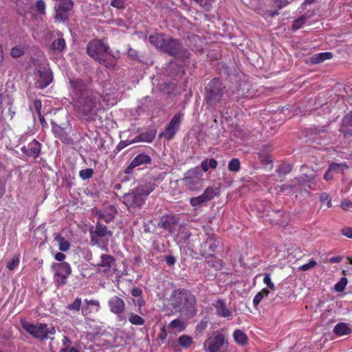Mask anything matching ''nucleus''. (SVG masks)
Segmentation results:
<instances>
[{"label": "nucleus", "instance_id": "1", "mask_svg": "<svg viewBox=\"0 0 352 352\" xmlns=\"http://www.w3.org/2000/svg\"><path fill=\"white\" fill-rule=\"evenodd\" d=\"M69 83L77 98L75 109L79 116L87 122L95 120L101 107L98 94L87 89L82 80H71Z\"/></svg>", "mask_w": 352, "mask_h": 352}, {"label": "nucleus", "instance_id": "2", "mask_svg": "<svg viewBox=\"0 0 352 352\" xmlns=\"http://www.w3.org/2000/svg\"><path fill=\"white\" fill-rule=\"evenodd\" d=\"M170 301L177 311L188 318H193L197 314V299L189 290L175 289L170 295Z\"/></svg>", "mask_w": 352, "mask_h": 352}, {"label": "nucleus", "instance_id": "3", "mask_svg": "<svg viewBox=\"0 0 352 352\" xmlns=\"http://www.w3.org/2000/svg\"><path fill=\"white\" fill-rule=\"evenodd\" d=\"M87 52L94 60L109 69L113 68L116 65V60L110 53L109 46L100 40L95 39L90 41L87 46Z\"/></svg>", "mask_w": 352, "mask_h": 352}, {"label": "nucleus", "instance_id": "4", "mask_svg": "<svg viewBox=\"0 0 352 352\" xmlns=\"http://www.w3.org/2000/svg\"><path fill=\"white\" fill-rule=\"evenodd\" d=\"M153 185H142L124 194L122 197V203L129 211L140 208L145 203V199L153 192Z\"/></svg>", "mask_w": 352, "mask_h": 352}, {"label": "nucleus", "instance_id": "5", "mask_svg": "<svg viewBox=\"0 0 352 352\" xmlns=\"http://www.w3.org/2000/svg\"><path fill=\"white\" fill-rule=\"evenodd\" d=\"M225 86L219 78H214L206 87L205 100L208 107L215 108L222 100Z\"/></svg>", "mask_w": 352, "mask_h": 352}, {"label": "nucleus", "instance_id": "6", "mask_svg": "<svg viewBox=\"0 0 352 352\" xmlns=\"http://www.w3.org/2000/svg\"><path fill=\"white\" fill-rule=\"evenodd\" d=\"M161 51L175 58L181 60L187 59L190 56L188 49L184 47L179 40L173 38L166 39Z\"/></svg>", "mask_w": 352, "mask_h": 352}, {"label": "nucleus", "instance_id": "7", "mask_svg": "<svg viewBox=\"0 0 352 352\" xmlns=\"http://www.w3.org/2000/svg\"><path fill=\"white\" fill-rule=\"evenodd\" d=\"M226 344L228 342L226 336L219 331H215L210 337L205 340L204 348L208 352H219Z\"/></svg>", "mask_w": 352, "mask_h": 352}, {"label": "nucleus", "instance_id": "8", "mask_svg": "<svg viewBox=\"0 0 352 352\" xmlns=\"http://www.w3.org/2000/svg\"><path fill=\"white\" fill-rule=\"evenodd\" d=\"M203 174L198 167L188 170L184 175L183 183L191 190H199L203 182Z\"/></svg>", "mask_w": 352, "mask_h": 352}, {"label": "nucleus", "instance_id": "9", "mask_svg": "<svg viewBox=\"0 0 352 352\" xmlns=\"http://www.w3.org/2000/svg\"><path fill=\"white\" fill-rule=\"evenodd\" d=\"M23 328L29 333H30L34 337L43 340L44 338H47V336L49 333L54 334L55 330L54 328L50 331L47 328V324H38L37 325H34L29 322L23 323Z\"/></svg>", "mask_w": 352, "mask_h": 352}, {"label": "nucleus", "instance_id": "10", "mask_svg": "<svg viewBox=\"0 0 352 352\" xmlns=\"http://www.w3.org/2000/svg\"><path fill=\"white\" fill-rule=\"evenodd\" d=\"M55 271L54 278L58 285H64L67 283V278L72 273V269L69 263L66 262L55 263L52 265Z\"/></svg>", "mask_w": 352, "mask_h": 352}, {"label": "nucleus", "instance_id": "11", "mask_svg": "<svg viewBox=\"0 0 352 352\" xmlns=\"http://www.w3.org/2000/svg\"><path fill=\"white\" fill-rule=\"evenodd\" d=\"M36 76L35 87L41 89L47 87L53 80L51 70L44 67H40L36 69Z\"/></svg>", "mask_w": 352, "mask_h": 352}, {"label": "nucleus", "instance_id": "12", "mask_svg": "<svg viewBox=\"0 0 352 352\" xmlns=\"http://www.w3.org/2000/svg\"><path fill=\"white\" fill-rule=\"evenodd\" d=\"M178 223V219L173 214H166L161 217L157 226L173 233Z\"/></svg>", "mask_w": 352, "mask_h": 352}, {"label": "nucleus", "instance_id": "13", "mask_svg": "<svg viewBox=\"0 0 352 352\" xmlns=\"http://www.w3.org/2000/svg\"><path fill=\"white\" fill-rule=\"evenodd\" d=\"M151 158L149 155L145 153L138 154L136 157H135L133 160L131 162L129 165L124 170V173L126 174H131L133 170L139 166H142L144 164H147L151 163Z\"/></svg>", "mask_w": 352, "mask_h": 352}, {"label": "nucleus", "instance_id": "14", "mask_svg": "<svg viewBox=\"0 0 352 352\" xmlns=\"http://www.w3.org/2000/svg\"><path fill=\"white\" fill-rule=\"evenodd\" d=\"M181 113H176L167 125L166 131L164 133V136L167 140H169L173 138L174 135L179 127L181 123Z\"/></svg>", "mask_w": 352, "mask_h": 352}, {"label": "nucleus", "instance_id": "15", "mask_svg": "<svg viewBox=\"0 0 352 352\" xmlns=\"http://www.w3.org/2000/svg\"><path fill=\"white\" fill-rule=\"evenodd\" d=\"M292 2V0H272L271 6L274 10H267L264 16L273 18L279 14L278 10L287 7Z\"/></svg>", "mask_w": 352, "mask_h": 352}, {"label": "nucleus", "instance_id": "16", "mask_svg": "<svg viewBox=\"0 0 352 352\" xmlns=\"http://www.w3.org/2000/svg\"><path fill=\"white\" fill-rule=\"evenodd\" d=\"M41 144L36 140H33L28 146H23L21 151L29 157L36 158L41 153Z\"/></svg>", "mask_w": 352, "mask_h": 352}, {"label": "nucleus", "instance_id": "17", "mask_svg": "<svg viewBox=\"0 0 352 352\" xmlns=\"http://www.w3.org/2000/svg\"><path fill=\"white\" fill-rule=\"evenodd\" d=\"M108 305L110 311L117 315H120L124 311L125 303L124 300L118 297L113 296L108 301Z\"/></svg>", "mask_w": 352, "mask_h": 352}, {"label": "nucleus", "instance_id": "18", "mask_svg": "<svg viewBox=\"0 0 352 352\" xmlns=\"http://www.w3.org/2000/svg\"><path fill=\"white\" fill-rule=\"evenodd\" d=\"M220 245V241L212 238L208 239L201 244V251L204 252L203 254L212 256L213 253Z\"/></svg>", "mask_w": 352, "mask_h": 352}, {"label": "nucleus", "instance_id": "19", "mask_svg": "<svg viewBox=\"0 0 352 352\" xmlns=\"http://www.w3.org/2000/svg\"><path fill=\"white\" fill-rule=\"evenodd\" d=\"M90 234L91 241H94L95 236L100 238L106 236L107 235L111 236L113 233L111 230L107 229L106 226L102 224L100 222H97L96 224L95 230L93 231L92 228L90 230Z\"/></svg>", "mask_w": 352, "mask_h": 352}, {"label": "nucleus", "instance_id": "20", "mask_svg": "<svg viewBox=\"0 0 352 352\" xmlns=\"http://www.w3.org/2000/svg\"><path fill=\"white\" fill-rule=\"evenodd\" d=\"M117 213L116 209L113 206H109L104 210H99L96 212V215L99 219L104 220L106 223L112 221Z\"/></svg>", "mask_w": 352, "mask_h": 352}, {"label": "nucleus", "instance_id": "21", "mask_svg": "<svg viewBox=\"0 0 352 352\" xmlns=\"http://www.w3.org/2000/svg\"><path fill=\"white\" fill-rule=\"evenodd\" d=\"M100 259V263L97 265L104 267V272L110 271L115 266L116 259L111 255L103 254L101 255Z\"/></svg>", "mask_w": 352, "mask_h": 352}, {"label": "nucleus", "instance_id": "22", "mask_svg": "<svg viewBox=\"0 0 352 352\" xmlns=\"http://www.w3.org/2000/svg\"><path fill=\"white\" fill-rule=\"evenodd\" d=\"M214 306L216 309V314L218 316L222 318H229L232 316L231 311L226 307L223 300H217Z\"/></svg>", "mask_w": 352, "mask_h": 352}, {"label": "nucleus", "instance_id": "23", "mask_svg": "<svg viewBox=\"0 0 352 352\" xmlns=\"http://www.w3.org/2000/svg\"><path fill=\"white\" fill-rule=\"evenodd\" d=\"M267 216L270 217V220L272 223L279 225H284L287 223V221L282 220V218H288V215L285 213H281L280 211L272 210L267 213Z\"/></svg>", "mask_w": 352, "mask_h": 352}, {"label": "nucleus", "instance_id": "24", "mask_svg": "<svg viewBox=\"0 0 352 352\" xmlns=\"http://www.w3.org/2000/svg\"><path fill=\"white\" fill-rule=\"evenodd\" d=\"M165 35L163 34H155L148 37L149 42L156 48L162 50L164 43L166 41Z\"/></svg>", "mask_w": 352, "mask_h": 352}, {"label": "nucleus", "instance_id": "25", "mask_svg": "<svg viewBox=\"0 0 352 352\" xmlns=\"http://www.w3.org/2000/svg\"><path fill=\"white\" fill-rule=\"evenodd\" d=\"M54 240L58 243L59 250L62 252L67 251L70 248V243L59 233H54Z\"/></svg>", "mask_w": 352, "mask_h": 352}, {"label": "nucleus", "instance_id": "26", "mask_svg": "<svg viewBox=\"0 0 352 352\" xmlns=\"http://www.w3.org/2000/svg\"><path fill=\"white\" fill-rule=\"evenodd\" d=\"M155 137V131H151L145 133H142L140 135L136 136L133 138V142H151Z\"/></svg>", "mask_w": 352, "mask_h": 352}, {"label": "nucleus", "instance_id": "27", "mask_svg": "<svg viewBox=\"0 0 352 352\" xmlns=\"http://www.w3.org/2000/svg\"><path fill=\"white\" fill-rule=\"evenodd\" d=\"M66 43L63 38L55 39L50 45V49L56 53H60L65 48Z\"/></svg>", "mask_w": 352, "mask_h": 352}, {"label": "nucleus", "instance_id": "28", "mask_svg": "<svg viewBox=\"0 0 352 352\" xmlns=\"http://www.w3.org/2000/svg\"><path fill=\"white\" fill-rule=\"evenodd\" d=\"M331 58L332 54L331 52H322L314 55L311 58V63L313 64H318L325 60L331 59Z\"/></svg>", "mask_w": 352, "mask_h": 352}, {"label": "nucleus", "instance_id": "29", "mask_svg": "<svg viewBox=\"0 0 352 352\" xmlns=\"http://www.w3.org/2000/svg\"><path fill=\"white\" fill-rule=\"evenodd\" d=\"M333 332L338 336H344L351 333V329L344 322L337 324L333 329Z\"/></svg>", "mask_w": 352, "mask_h": 352}, {"label": "nucleus", "instance_id": "30", "mask_svg": "<svg viewBox=\"0 0 352 352\" xmlns=\"http://www.w3.org/2000/svg\"><path fill=\"white\" fill-rule=\"evenodd\" d=\"M167 328L168 329L176 330L177 332H182L185 329L186 324L182 320L177 318L171 321Z\"/></svg>", "mask_w": 352, "mask_h": 352}, {"label": "nucleus", "instance_id": "31", "mask_svg": "<svg viewBox=\"0 0 352 352\" xmlns=\"http://www.w3.org/2000/svg\"><path fill=\"white\" fill-rule=\"evenodd\" d=\"M233 338L236 342L241 345H245L248 343V337L245 333L240 330L236 329L233 333Z\"/></svg>", "mask_w": 352, "mask_h": 352}, {"label": "nucleus", "instance_id": "32", "mask_svg": "<svg viewBox=\"0 0 352 352\" xmlns=\"http://www.w3.org/2000/svg\"><path fill=\"white\" fill-rule=\"evenodd\" d=\"M74 3L71 0H59L58 9L62 10L63 12H68L73 8Z\"/></svg>", "mask_w": 352, "mask_h": 352}, {"label": "nucleus", "instance_id": "33", "mask_svg": "<svg viewBox=\"0 0 352 352\" xmlns=\"http://www.w3.org/2000/svg\"><path fill=\"white\" fill-rule=\"evenodd\" d=\"M85 305L82 307V314L84 316L87 315L89 311V306H95L96 307V311L99 309L100 307V302L96 300H85Z\"/></svg>", "mask_w": 352, "mask_h": 352}, {"label": "nucleus", "instance_id": "34", "mask_svg": "<svg viewBox=\"0 0 352 352\" xmlns=\"http://www.w3.org/2000/svg\"><path fill=\"white\" fill-rule=\"evenodd\" d=\"M308 17L306 14H304L298 19H295L293 22V25L292 27V30L293 31H296L302 27V25L306 23Z\"/></svg>", "mask_w": 352, "mask_h": 352}, {"label": "nucleus", "instance_id": "35", "mask_svg": "<svg viewBox=\"0 0 352 352\" xmlns=\"http://www.w3.org/2000/svg\"><path fill=\"white\" fill-rule=\"evenodd\" d=\"M349 168L346 164H338L333 162L329 166V171H336L342 173L344 169Z\"/></svg>", "mask_w": 352, "mask_h": 352}, {"label": "nucleus", "instance_id": "36", "mask_svg": "<svg viewBox=\"0 0 352 352\" xmlns=\"http://www.w3.org/2000/svg\"><path fill=\"white\" fill-rule=\"evenodd\" d=\"M315 179L314 175H302L296 178L299 185H305L307 183H312Z\"/></svg>", "mask_w": 352, "mask_h": 352}, {"label": "nucleus", "instance_id": "37", "mask_svg": "<svg viewBox=\"0 0 352 352\" xmlns=\"http://www.w3.org/2000/svg\"><path fill=\"white\" fill-rule=\"evenodd\" d=\"M178 343L180 346L188 348L192 343V339L189 336L183 335L178 338Z\"/></svg>", "mask_w": 352, "mask_h": 352}, {"label": "nucleus", "instance_id": "38", "mask_svg": "<svg viewBox=\"0 0 352 352\" xmlns=\"http://www.w3.org/2000/svg\"><path fill=\"white\" fill-rule=\"evenodd\" d=\"M292 169V166L290 164L283 163L278 166L276 171L279 176H282L289 174Z\"/></svg>", "mask_w": 352, "mask_h": 352}, {"label": "nucleus", "instance_id": "39", "mask_svg": "<svg viewBox=\"0 0 352 352\" xmlns=\"http://www.w3.org/2000/svg\"><path fill=\"white\" fill-rule=\"evenodd\" d=\"M129 322L134 325H142L144 323V320L140 316L131 313L129 318Z\"/></svg>", "mask_w": 352, "mask_h": 352}, {"label": "nucleus", "instance_id": "40", "mask_svg": "<svg viewBox=\"0 0 352 352\" xmlns=\"http://www.w3.org/2000/svg\"><path fill=\"white\" fill-rule=\"evenodd\" d=\"M270 292L265 289H262L261 292H258L253 299V304L254 307H257L259 302L261 301L263 298L265 296H268Z\"/></svg>", "mask_w": 352, "mask_h": 352}, {"label": "nucleus", "instance_id": "41", "mask_svg": "<svg viewBox=\"0 0 352 352\" xmlns=\"http://www.w3.org/2000/svg\"><path fill=\"white\" fill-rule=\"evenodd\" d=\"M80 307L81 299L80 298H76L72 303L67 305V309L74 312H78L79 311Z\"/></svg>", "mask_w": 352, "mask_h": 352}, {"label": "nucleus", "instance_id": "42", "mask_svg": "<svg viewBox=\"0 0 352 352\" xmlns=\"http://www.w3.org/2000/svg\"><path fill=\"white\" fill-rule=\"evenodd\" d=\"M206 202L210 201L217 195L214 190L212 187H208L203 194H201Z\"/></svg>", "mask_w": 352, "mask_h": 352}, {"label": "nucleus", "instance_id": "43", "mask_svg": "<svg viewBox=\"0 0 352 352\" xmlns=\"http://www.w3.org/2000/svg\"><path fill=\"white\" fill-rule=\"evenodd\" d=\"M228 169L232 172H238L240 169V162L237 158L232 159L228 163Z\"/></svg>", "mask_w": 352, "mask_h": 352}, {"label": "nucleus", "instance_id": "44", "mask_svg": "<svg viewBox=\"0 0 352 352\" xmlns=\"http://www.w3.org/2000/svg\"><path fill=\"white\" fill-rule=\"evenodd\" d=\"M204 203H207L206 201L205 200V199L204 198V197L202 196V195L198 196V197H192L190 199V204L192 206H201V204H204Z\"/></svg>", "mask_w": 352, "mask_h": 352}, {"label": "nucleus", "instance_id": "45", "mask_svg": "<svg viewBox=\"0 0 352 352\" xmlns=\"http://www.w3.org/2000/svg\"><path fill=\"white\" fill-rule=\"evenodd\" d=\"M94 175V170L92 168L82 169L79 172V176L83 180L90 179Z\"/></svg>", "mask_w": 352, "mask_h": 352}, {"label": "nucleus", "instance_id": "46", "mask_svg": "<svg viewBox=\"0 0 352 352\" xmlns=\"http://www.w3.org/2000/svg\"><path fill=\"white\" fill-rule=\"evenodd\" d=\"M69 18V16L67 12H63L62 10H59V9H56V14L54 16V19L56 21H58L60 22H63L67 20Z\"/></svg>", "mask_w": 352, "mask_h": 352}, {"label": "nucleus", "instance_id": "47", "mask_svg": "<svg viewBox=\"0 0 352 352\" xmlns=\"http://www.w3.org/2000/svg\"><path fill=\"white\" fill-rule=\"evenodd\" d=\"M348 283L347 278L342 277L340 280L335 285L334 289L338 292H343Z\"/></svg>", "mask_w": 352, "mask_h": 352}, {"label": "nucleus", "instance_id": "48", "mask_svg": "<svg viewBox=\"0 0 352 352\" xmlns=\"http://www.w3.org/2000/svg\"><path fill=\"white\" fill-rule=\"evenodd\" d=\"M258 157L263 164L267 165L272 162V157L268 153H259Z\"/></svg>", "mask_w": 352, "mask_h": 352}, {"label": "nucleus", "instance_id": "49", "mask_svg": "<svg viewBox=\"0 0 352 352\" xmlns=\"http://www.w3.org/2000/svg\"><path fill=\"white\" fill-rule=\"evenodd\" d=\"M134 143L135 142H133V139L131 140L121 141L117 145L115 151H116V153H119L120 151H122L126 146H129V145H130L131 144H134Z\"/></svg>", "mask_w": 352, "mask_h": 352}, {"label": "nucleus", "instance_id": "50", "mask_svg": "<svg viewBox=\"0 0 352 352\" xmlns=\"http://www.w3.org/2000/svg\"><path fill=\"white\" fill-rule=\"evenodd\" d=\"M36 9L40 14H44L45 13V3L43 0L36 1Z\"/></svg>", "mask_w": 352, "mask_h": 352}, {"label": "nucleus", "instance_id": "51", "mask_svg": "<svg viewBox=\"0 0 352 352\" xmlns=\"http://www.w3.org/2000/svg\"><path fill=\"white\" fill-rule=\"evenodd\" d=\"M19 258L18 256H14L11 261H8L7 263V267L10 270H14L15 267L19 265Z\"/></svg>", "mask_w": 352, "mask_h": 352}, {"label": "nucleus", "instance_id": "52", "mask_svg": "<svg viewBox=\"0 0 352 352\" xmlns=\"http://www.w3.org/2000/svg\"><path fill=\"white\" fill-rule=\"evenodd\" d=\"M23 54V50L21 47H14L12 48L10 55L13 58H19Z\"/></svg>", "mask_w": 352, "mask_h": 352}, {"label": "nucleus", "instance_id": "53", "mask_svg": "<svg viewBox=\"0 0 352 352\" xmlns=\"http://www.w3.org/2000/svg\"><path fill=\"white\" fill-rule=\"evenodd\" d=\"M264 283L272 290H275L276 287L274 284L272 282L270 275L269 274H265L263 278Z\"/></svg>", "mask_w": 352, "mask_h": 352}, {"label": "nucleus", "instance_id": "54", "mask_svg": "<svg viewBox=\"0 0 352 352\" xmlns=\"http://www.w3.org/2000/svg\"><path fill=\"white\" fill-rule=\"evenodd\" d=\"M352 126V113L348 114L342 120V127L347 128Z\"/></svg>", "mask_w": 352, "mask_h": 352}, {"label": "nucleus", "instance_id": "55", "mask_svg": "<svg viewBox=\"0 0 352 352\" xmlns=\"http://www.w3.org/2000/svg\"><path fill=\"white\" fill-rule=\"evenodd\" d=\"M316 262L314 260H311L308 263L304 264L299 267V270L302 271H307L316 265Z\"/></svg>", "mask_w": 352, "mask_h": 352}, {"label": "nucleus", "instance_id": "56", "mask_svg": "<svg viewBox=\"0 0 352 352\" xmlns=\"http://www.w3.org/2000/svg\"><path fill=\"white\" fill-rule=\"evenodd\" d=\"M111 6L118 9L124 8V0H111Z\"/></svg>", "mask_w": 352, "mask_h": 352}, {"label": "nucleus", "instance_id": "57", "mask_svg": "<svg viewBox=\"0 0 352 352\" xmlns=\"http://www.w3.org/2000/svg\"><path fill=\"white\" fill-rule=\"evenodd\" d=\"M340 207L344 210H347L352 208V201L347 199H344L341 201Z\"/></svg>", "mask_w": 352, "mask_h": 352}, {"label": "nucleus", "instance_id": "58", "mask_svg": "<svg viewBox=\"0 0 352 352\" xmlns=\"http://www.w3.org/2000/svg\"><path fill=\"white\" fill-rule=\"evenodd\" d=\"M312 133L316 134L324 133L327 132V126H317L311 129Z\"/></svg>", "mask_w": 352, "mask_h": 352}, {"label": "nucleus", "instance_id": "59", "mask_svg": "<svg viewBox=\"0 0 352 352\" xmlns=\"http://www.w3.org/2000/svg\"><path fill=\"white\" fill-rule=\"evenodd\" d=\"M165 261L168 266H173L176 262L175 257L171 254L166 255L164 256Z\"/></svg>", "mask_w": 352, "mask_h": 352}, {"label": "nucleus", "instance_id": "60", "mask_svg": "<svg viewBox=\"0 0 352 352\" xmlns=\"http://www.w3.org/2000/svg\"><path fill=\"white\" fill-rule=\"evenodd\" d=\"M197 3H198L200 6L209 9L210 7V3L208 0H194Z\"/></svg>", "mask_w": 352, "mask_h": 352}, {"label": "nucleus", "instance_id": "61", "mask_svg": "<svg viewBox=\"0 0 352 352\" xmlns=\"http://www.w3.org/2000/svg\"><path fill=\"white\" fill-rule=\"evenodd\" d=\"M128 56L133 59V60H138V52L132 48H129L128 50Z\"/></svg>", "mask_w": 352, "mask_h": 352}, {"label": "nucleus", "instance_id": "62", "mask_svg": "<svg viewBox=\"0 0 352 352\" xmlns=\"http://www.w3.org/2000/svg\"><path fill=\"white\" fill-rule=\"evenodd\" d=\"M342 234L348 238L352 239V228L349 227L343 228Z\"/></svg>", "mask_w": 352, "mask_h": 352}, {"label": "nucleus", "instance_id": "63", "mask_svg": "<svg viewBox=\"0 0 352 352\" xmlns=\"http://www.w3.org/2000/svg\"><path fill=\"white\" fill-rule=\"evenodd\" d=\"M142 290L139 287H134L131 290V295L134 297H139L142 295Z\"/></svg>", "mask_w": 352, "mask_h": 352}, {"label": "nucleus", "instance_id": "64", "mask_svg": "<svg viewBox=\"0 0 352 352\" xmlns=\"http://www.w3.org/2000/svg\"><path fill=\"white\" fill-rule=\"evenodd\" d=\"M34 108L37 112L38 114H41V107H42V103H41V101L39 100H36L34 102Z\"/></svg>", "mask_w": 352, "mask_h": 352}]
</instances>
